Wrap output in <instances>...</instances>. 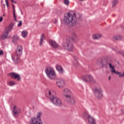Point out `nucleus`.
<instances>
[{
    "label": "nucleus",
    "instance_id": "f3484780",
    "mask_svg": "<svg viewBox=\"0 0 124 124\" xmlns=\"http://www.w3.org/2000/svg\"><path fill=\"white\" fill-rule=\"evenodd\" d=\"M8 34H9V33L8 32L5 31L4 33H3L0 37V39L2 40H4V39H6L7 37H8Z\"/></svg>",
    "mask_w": 124,
    "mask_h": 124
},
{
    "label": "nucleus",
    "instance_id": "58836bf2",
    "mask_svg": "<svg viewBox=\"0 0 124 124\" xmlns=\"http://www.w3.org/2000/svg\"><path fill=\"white\" fill-rule=\"evenodd\" d=\"M57 13H59V14H62V12L60 11H57Z\"/></svg>",
    "mask_w": 124,
    "mask_h": 124
},
{
    "label": "nucleus",
    "instance_id": "4c0bfd02",
    "mask_svg": "<svg viewBox=\"0 0 124 124\" xmlns=\"http://www.w3.org/2000/svg\"><path fill=\"white\" fill-rule=\"evenodd\" d=\"M11 1L14 2V3H17V2L16 1H14V0H11Z\"/></svg>",
    "mask_w": 124,
    "mask_h": 124
},
{
    "label": "nucleus",
    "instance_id": "423d86ee",
    "mask_svg": "<svg viewBox=\"0 0 124 124\" xmlns=\"http://www.w3.org/2000/svg\"><path fill=\"white\" fill-rule=\"evenodd\" d=\"M97 63L99 65H101L102 67H104V66H107L108 65L109 60L105 58H99L98 60Z\"/></svg>",
    "mask_w": 124,
    "mask_h": 124
},
{
    "label": "nucleus",
    "instance_id": "bb28decb",
    "mask_svg": "<svg viewBox=\"0 0 124 124\" xmlns=\"http://www.w3.org/2000/svg\"><path fill=\"white\" fill-rule=\"evenodd\" d=\"M117 3H118V0H113L112 2V7H115V6H116V4H117Z\"/></svg>",
    "mask_w": 124,
    "mask_h": 124
},
{
    "label": "nucleus",
    "instance_id": "ddd939ff",
    "mask_svg": "<svg viewBox=\"0 0 124 124\" xmlns=\"http://www.w3.org/2000/svg\"><path fill=\"white\" fill-rule=\"evenodd\" d=\"M23 54V46L18 45L16 50V56H21Z\"/></svg>",
    "mask_w": 124,
    "mask_h": 124
},
{
    "label": "nucleus",
    "instance_id": "a878e982",
    "mask_svg": "<svg viewBox=\"0 0 124 124\" xmlns=\"http://www.w3.org/2000/svg\"><path fill=\"white\" fill-rule=\"evenodd\" d=\"M21 33H22V36L24 38L27 37V35H28V31H22Z\"/></svg>",
    "mask_w": 124,
    "mask_h": 124
},
{
    "label": "nucleus",
    "instance_id": "7c9ffc66",
    "mask_svg": "<svg viewBox=\"0 0 124 124\" xmlns=\"http://www.w3.org/2000/svg\"><path fill=\"white\" fill-rule=\"evenodd\" d=\"M92 38H93V39H97V37H96V34H93L92 35Z\"/></svg>",
    "mask_w": 124,
    "mask_h": 124
},
{
    "label": "nucleus",
    "instance_id": "2eb2a0df",
    "mask_svg": "<svg viewBox=\"0 0 124 124\" xmlns=\"http://www.w3.org/2000/svg\"><path fill=\"white\" fill-rule=\"evenodd\" d=\"M56 70H57V71H58L60 74H63L64 70H63V68H62V66L60 65H57L56 66Z\"/></svg>",
    "mask_w": 124,
    "mask_h": 124
},
{
    "label": "nucleus",
    "instance_id": "a18cd8bd",
    "mask_svg": "<svg viewBox=\"0 0 124 124\" xmlns=\"http://www.w3.org/2000/svg\"><path fill=\"white\" fill-rule=\"evenodd\" d=\"M3 16H4V14L3 15Z\"/></svg>",
    "mask_w": 124,
    "mask_h": 124
},
{
    "label": "nucleus",
    "instance_id": "f704fd0d",
    "mask_svg": "<svg viewBox=\"0 0 124 124\" xmlns=\"http://www.w3.org/2000/svg\"><path fill=\"white\" fill-rule=\"evenodd\" d=\"M1 55H3V51L0 50V56H1Z\"/></svg>",
    "mask_w": 124,
    "mask_h": 124
},
{
    "label": "nucleus",
    "instance_id": "9b49d317",
    "mask_svg": "<svg viewBox=\"0 0 124 124\" xmlns=\"http://www.w3.org/2000/svg\"><path fill=\"white\" fill-rule=\"evenodd\" d=\"M65 97L67 99L68 103L71 104L72 105L75 104L76 102L74 97L70 96V95H66Z\"/></svg>",
    "mask_w": 124,
    "mask_h": 124
},
{
    "label": "nucleus",
    "instance_id": "b1692460",
    "mask_svg": "<svg viewBox=\"0 0 124 124\" xmlns=\"http://www.w3.org/2000/svg\"><path fill=\"white\" fill-rule=\"evenodd\" d=\"M41 39L40 40V46H41L42 45V43L43 42V41L45 39V38L44 37V34H42L41 36Z\"/></svg>",
    "mask_w": 124,
    "mask_h": 124
},
{
    "label": "nucleus",
    "instance_id": "cd10ccee",
    "mask_svg": "<svg viewBox=\"0 0 124 124\" xmlns=\"http://www.w3.org/2000/svg\"><path fill=\"white\" fill-rule=\"evenodd\" d=\"M16 83H15V82H14V81H10L9 82V85L10 86H14V85H16Z\"/></svg>",
    "mask_w": 124,
    "mask_h": 124
},
{
    "label": "nucleus",
    "instance_id": "ea45409f",
    "mask_svg": "<svg viewBox=\"0 0 124 124\" xmlns=\"http://www.w3.org/2000/svg\"><path fill=\"white\" fill-rule=\"evenodd\" d=\"M122 112L123 113V114H124V109H122Z\"/></svg>",
    "mask_w": 124,
    "mask_h": 124
},
{
    "label": "nucleus",
    "instance_id": "a19ab883",
    "mask_svg": "<svg viewBox=\"0 0 124 124\" xmlns=\"http://www.w3.org/2000/svg\"><path fill=\"white\" fill-rule=\"evenodd\" d=\"M3 6H4V8H5V4H3Z\"/></svg>",
    "mask_w": 124,
    "mask_h": 124
},
{
    "label": "nucleus",
    "instance_id": "c756f323",
    "mask_svg": "<svg viewBox=\"0 0 124 124\" xmlns=\"http://www.w3.org/2000/svg\"><path fill=\"white\" fill-rule=\"evenodd\" d=\"M96 36L97 37V39H99V38L101 37V34H96Z\"/></svg>",
    "mask_w": 124,
    "mask_h": 124
},
{
    "label": "nucleus",
    "instance_id": "c03bdc74",
    "mask_svg": "<svg viewBox=\"0 0 124 124\" xmlns=\"http://www.w3.org/2000/svg\"><path fill=\"white\" fill-rule=\"evenodd\" d=\"M123 30H124V27H123Z\"/></svg>",
    "mask_w": 124,
    "mask_h": 124
},
{
    "label": "nucleus",
    "instance_id": "4be33fe9",
    "mask_svg": "<svg viewBox=\"0 0 124 124\" xmlns=\"http://www.w3.org/2000/svg\"><path fill=\"white\" fill-rule=\"evenodd\" d=\"M12 27H13V23H11L9 26L5 28V31L9 33L10 31H11V30H12Z\"/></svg>",
    "mask_w": 124,
    "mask_h": 124
},
{
    "label": "nucleus",
    "instance_id": "7ed1b4c3",
    "mask_svg": "<svg viewBox=\"0 0 124 124\" xmlns=\"http://www.w3.org/2000/svg\"><path fill=\"white\" fill-rule=\"evenodd\" d=\"M48 95L50 101L54 105H56V106H62V102L61 99L57 98L56 92L49 90Z\"/></svg>",
    "mask_w": 124,
    "mask_h": 124
},
{
    "label": "nucleus",
    "instance_id": "f257e3e1",
    "mask_svg": "<svg viewBox=\"0 0 124 124\" xmlns=\"http://www.w3.org/2000/svg\"><path fill=\"white\" fill-rule=\"evenodd\" d=\"M81 21H82V16L80 14L74 13L73 16L70 13H68L64 15L63 19L61 22L64 25L75 26L77 22H81Z\"/></svg>",
    "mask_w": 124,
    "mask_h": 124
},
{
    "label": "nucleus",
    "instance_id": "c85d7f7f",
    "mask_svg": "<svg viewBox=\"0 0 124 124\" xmlns=\"http://www.w3.org/2000/svg\"><path fill=\"white\" fill-rule=\"evenodd\" d=\"M64 3L66 5H68L69 4V1L68 0H64Z\"/></svg>",
    "mask_w": 124,
    "mask_h": 124
},
{
    "label": "nucleus",
    "instance_id": "5701e85b",
    "mask_svg": "<svg viewBox=\"0 0 124 124\" xmlns=\"http://www.w3.org/2000/svg\"><path fill=\"white\" fill-rule=\"evenodd\" d=\"M122 38V36L118 35L116 36H114L113 38V40L114 41H117L118 40H120V39H121Z\"/></svg>",
    "mask_w": 124,
    "mask_h": 124
},
{
    "label": "nucleus",
    "instance_id": "aec40b11",
    "mask_svg": "<svg viewBox=\"0 0 124 124\" xmlns=\"http://www.w3.org/2000/svg\"><path fill=\"white\" fill-rule=\"evenodd\" d=\"M19 40V36H17V35H15L13 36L12 37V42L13 43H16L17 41Z\"/></svg>",
    "mask_w": 124,
    "mask_h": 124
},
{
    "label": "nucleus",
    "instance_id": "79ce46f5",
    "mask_svg": "<svg viewBox=\"0 0 124 124\" xmlns=\"http://www.w3.org/2000/svg\"><path fill=\"white\" fill-rule=\"evenodd\" d=\"M108 80H111V77H108Z\"/></svg>",
    "mask_w": 124,
    "mask_h": 124
},
{
    "label": "nucleus",
    "instance_id": "4468645a",
    "mask_svg": "<svg viewBox=\"0 0 124 124\" xmlns=\"http://www.w3.org/2000/svg\"><path fill=\"white\" fill-rule=\"evenodd\" d=\"M19 57H20V56L16 55H14L12 56V59L15 64H18L19 62H21V59H20Z\"/></svg>",
    "mask_w": 124,
    "mask_h": 124
},
{
    "label": "nucleus",
    "instance_id": "a211bd4d",
    "mask_svg": "<svg viewBox=\"0 0 124 124\" xmlns=\"http://www.w3.org/2000/svg\"><path fill=\"white\" fill-rule=\"evenodd\" d=\"M49 44H50V45H51V46H52L53 47V48H58V47L59 46L58 45V44L56 42H55L53 40L49 41Z\"/></svg>",
    "mask_w": 124,
    "mask_h": 124
},
{
    "label": "nucleus",
    "instance_id": "72a5a7b5",
    "mask_svg": "<svg viewBox=\"0 0 124 124\" xmlns=\"http://www.w3.org/2000/svg\"><path fill=\"white\" fill-rule=\"evenodd\" d=\"M5 2H6L7 7H8V6H9V5H8V1L7 0H5Z\"/></svg>",
    "mask_w": 124,
    "mask_h": 124
},
{
    "label": "nucleus",
    "instance_id": "9d476101",
    "mask_svg": "<svg viewBox=\"0 0 124 124\" xmlns=\"http://www.w3.org/2000/svg\"><path fill=\"white\" fill-rule=\"evenodd\" d=\"M56 84L59 88H63L65 86V82L64 80L62 78H57L56 79Z\"/></svg>",
    "mask_w": 124,
    "mask_h": 124
},
{
    "label": "nucleus",
    "instance_id": "2f4dec72",
    "mask_svg": "<svg viewBox=\"0 0 124 124\" xmlns=\"http://www.w3.org/2000/svg\"><path fill=\"white\" fill-rule=\"evenodd\" d=\"M19 23L17 24V27H21L22 26V21H19Z\"/></svg>",
    "mask_w": 124,
    "mask_h": 124
},
{
    "label": "nucleus",
    "instance_id": "c9c22d12",
    "mask_svg": "<svg viewBox=\"0 0 124 124\" xmlns=\"http://www.w3.org/2000/svg\"><path fill=\"white\" fill-rule=\"evenodd\" d=\"M2 20H3V18L2 17V16H0V22H2Z\"/></svg>",
    "mask_w": 124,
    "mask_h": 124
},
{
    "label": "nucleus",
    "instance_id": "393cba45",
    "mask_svg": "<svg viewBox=\"0 0 124 124\" xmlns=\"http://www.w3.org/2000/svg\"><path fill=\"white\" fill-rule=\"evenodd\" d=\"M63 93H68V95L69 94H71V91L69 90V89L66 88L63 90Z\"/></svg>",
    "mask_w": 124,
    "mask_h": 124
},
{
    "label": "nucleus",
    "instance_id": "e433bc0d",
    "mask_svg": "<svg viewBox=\"0 0 124 124\" xmlns=\"http://www.w3.org/2000/svg\"><path fill=\"white\" fill-rule=\"evenodd\" d=\"M54 24H57V23H58V20L57 19H54Z\"/></svg>",
    "mask_w": 124,
    "mask_h": 124
},
{
    "label": "nucleus",
    "instance_id": "473e14b6",
    "mask_svg": "<svg viewBox=\"0 0 124 124\" xmlns=\"http://www.w3.org/2000/svg\"><path fill=\"white\" fill-rule=\"evenodd\" d=\"M119 77H124V73H123V74H122V73H119Z\"/></svg>",
    "mask_w": 124,
    "mask_h": 124
},
{
    "label": "nucleus",
    "instance_id": "39448f33",
    "mask_svg": "<svg viewBox=\"0 0 124 124\" xmlns=\"http://www.w3.org/2000/svg\"><path fill=\"white\" fill-rule=\"evenodd\" d=\"M41 115H42V113L41 112H38L36 118L32 117L31 119L30 124H41L42 123V121L40 119Z\"/></svg>",
    "mask_w": 124,
    "mask_h": 124
},
{
    "label": "nucleus",
    "instance_id": "37998d69",
    "mask_svg": "<svg viewBox=\"0 0 124 124\" xmlns=\"http://www.w3.org/2000/svg\"><path fill=\"white\" fill-rule=\"evenodd\" d=\"M79 0V1H83V0Z\"/></svg>",
    "mask_w": 124,
    "mask_h": 124
},
{
    "label": "nucleus",
    "instance_id": "1a4fd4ad",
    "mask_svg": "<svg viewBox=\"0 0 124 124\" xmlns=\"http://www.w3.org/2000/svg\"><path fill=\"white\" fill-rule=\"evenodd\" d=\"M21 112H22L21 108H17L16 106H15L12 109V112L14 117H18V116H19V114H20Z\"/></svg>",
    "mask_w": 124,
    "mask_h": 124
},
{
    "label": "nucleus",
    "instance_id": "0eeeda50",
    "mask_svg": "<svg viewBox=\"0 0 124 124\" xmlns=\"http://www.w3.org/2000/svg\"><path fill=\"white\" fill-rule=\"evenodd\" d=\"M94 94L98 99H101L103 95L102 94V90L100 88H95L93 90Z\"/></svg>",
    "mask_w": 124,
    "mask_h": 124
},
{
    "label": "nucleus",
    "instance_id": "49530a36",
    "mask_svg": "<svg viewBox=\"0 0 124 124\" xmlns=\"http://www.w3.org/2000/svg\"><path fill=\"white\" fill-rule=\"evenodd\" d=\"M75 61H77V60L76 59H75Z\"/></svg>",
    "mask_w": 124,
    "mask_h": 124
},
{
    "label": "nucleus",
    "instance_id": "f03ea898",
    "mask_svg": "<svg viewBox=\"0 0 124 124\" xmlns=\"http://www.w3.org/2000/svg\"><path fill=\"white\" fill-rule=\"evenodd\" d=\"M73 37H70L66 39L65 42H64L62 44V46L64 49L69 51V52H72V51H73L74 46H73V44L72 43H73V42H76L77 40L78 36L77 35H76V33H73Z\"/></svg>",
    "mask_w": 124,
    "mask_h": 124
},
{
    "label": "nucleus",
    "instance_id": "412c9836",
    "mask_svg": "<svg viewBox=\"0 0 124 124\" xmlns=\"http://www.w3.org/2000/svg\"><path fill=\"white\" fill-rule=\"evenodd\" d=\"M12 6L13 7V13L15 21L16 22H18V20H17V19L16 18V15L15 14V6H14L13 4H12Z\"/></svg>",
    "mask_w": 124,
    "mask_h": 124
},
{
    "label": "nucleus",
    "instance_id": "20e7f679",
    "mask_svg": "<svg viewBox=\"0 0 124 124\" xmlns=\"http://www.w3.org/2000/svg\"><path fill=\"white\" fill-rule=\"evenodd\" d=\"M45 71L49 79L50 80H55L56 79V73H55V71L52 67L50 66L46 67Z\"/></svg>",
    "mask_w": 124,
    "mask_h": 124
},
{
    "label": "nucleus",
    "instance_id": "dca6fc26",
    "mask_svg": "<svg viewBox=\"0 0 124 124\" xmlns=\"http://www.w3.org/2000/svg\"><path fill=\"white\" fill-rule=\"evenodd\" d=\"M87 119L90 124H95V120L91 115H88Z\"/></svg>",
    "mask_w": 124,
    "mask_h": 124
},
{
    "label": "nucleus",
    "instance_id": "6ab92c4d",
    "mask_svg": "<svg viewBox=\"0 0 124 124\" xmlns=\"http://www.w3.org/2000/svg\"><path fill=\"white\" fill-rule=\"evenodd\" d=\"M109 68H111V69H112V70H111V72L112 73H115L116 74H120V72H118V71H116V70H115V68H114V66H112V64H111V63H109Z\"/></svg>",
    "mask_w": 124,
    "mask_h": 124
},
{
    "label": "nucleus",
    "instance_id": "f8f14e48",
    "mask_svg": "<svg viewBox=\"0 0 124 124\" xmlns=\"http://www.w3.org/2000/svg\"><path fill=\"white\" fill-rule=\"evenodd\" d=\"M8 75H9L12 79H16L17 81H20V80H21L20 75L16 73H9Z\"/></svg>",
    "mask_w": 124,
    "mask_h": 124
},
{
    "label": "nucleus",
    "instance_id": "6e6552de",
    "mask_svg": "<svg viewBox=\"0 0 124 124\" xmlns=\"http://www.w3.org/2000/svg\"><path fill=\"white\" fill-rule=\"evenodd\" d=\"M82 79L84 82H86V83H88L89 82H90V83H92V84H94V83H95V80L91 75H85L83 77Z\"/></svg>",
    "mask_w": 124,
    "mask_h": 124
}]
</instances>
